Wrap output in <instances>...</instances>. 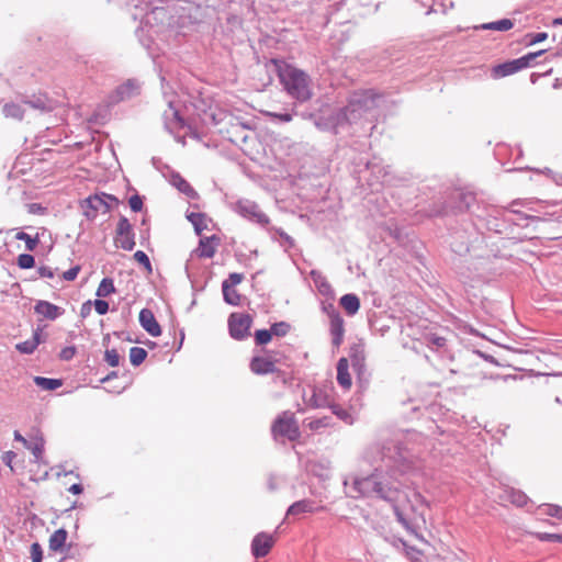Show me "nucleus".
Masks as SVG:
<instances>
[{
  "instance_id": "6e6d98bb",
  "label": "nucleus",
  "mask_w": 562,
  "mask_h": 562,
  "mask_svg": "<svg viewBox=\"0 0 562 562\" xmlns=\"http://www.w3.org/2000/svg\"><path fill=\"white\" fill-rule=\"evenodd\" d=\"M526 37L528 38V43L530 45H533V44H537V43H540V42H543L544 40H547L548 34L546 32L530 33V34H527Z\"/></svg>"
},
{
  "instance_id": "bf43d9fd",
  "label": "nucleus",
  "mask_w": 562,
  "mask_h": 562,
  "mask_svg": "<svg viewBox=\"0 0 562 562\" xmlns=\"http://www.w3.org/2000/svg\"><path fill=\"white\" fill-rule=\"evenodd\" d=\"M37 272L42 278L53 279L55 277L54 270L48 266H41Z\"/></svg>"
},
{
  "instance_id": "9b49d317",
  "label": "nucleus",
  "mask_w": 562,
  "mask_h": 562,
  "mask_svg": "<svg viewBox=\"0 0 562 562\" xmlns=\"http://www.w3.org/2000/svg\"><path fill=\"white\" fill-rule=\"evenodd\" d=\"M116 243L124 250H132L135 246L133 228L125 216H121L116 226Z\"/></svg>"
},
{
  "instance_id": "20e7f679",
  "label": "nucleus",
  "mask_w": 562,
  "mask_h": 562,
  "mask_svg": "<svg viewBox=\"0 0 562 562\" xmlns=\"http://www.w3.org/2000/svg\"><path fill=\"white\" fill-rule=\"evenodd\" d=\"M379 98L380 94L371 89L352 92L348 104L339 111L337 122L357 123L362 119L370 120L374 116Z\"/></svg>"
},
{
  "instance_id": "ddd939ff",
  "label": "nucleus",
  "mask_w": 562,
  "mask_h": 562,
  "mask_svg": "<svg viewBox=\"0 0 562 562\" xmlns=\"http://www.w3.org/2000/svg\"><path fill=\"white\" fill-rule=\"evenodd\" d=\"M139 93V85L136 80H127L119 86L114 93L111 95L112 102H121L131 99Z\"/></svg>"
},
{
  "instance_id": "9d476101",
  "label": "nucleus",
  "mask_w": 562,
  "mask_h": 562,
  "mask_svg": "<svg viewBox=\"0 0 562 562\" xmlns=\"http://www.w3.org/2000/svg\"><path fill=\"white\" fill-rule=\"evenodd\" d=\"M227 328L229 337L234 340L246 339V312H234L228 316Z\"/></svg>"
},
{
  "instance_id": "774afa93",
  "label": "nucleus",
  "mask_w": 562,
  "mask_h": 562,
  "mask_svg": "<svg viewBox=\"0 0 562 562\" xmlns=\"http://www.w3.org/2000/svg\"><path fill=\"white\" fill-rule=\"evenodd\" d=\"M14 439L18 441H21L24 446L25 442H27L29 439H25L19 431L14 432Z\"/></svg>"
},
{
  "instance_id": "b1692460",
  "label": "nucleus",
  "mask_w": 562,
  "mask_h": 562,
  "mask_svg": "<svg viewBox=\"0 0 562 562\" xmlns=\"http://www.w3.org/2000/svg\"><path fill=\"white\" fill-rule=\"evenodd\" d=\"M45 440L41 436L32 437L25 442V448L29 449L33 456L34 461L40 462L44 452Z\"/></svg>"
},
{
  "instance_id": "e433bc0d",
  "label": "nucleus",
  "mask_w": 562,
  "mask_h": 562,
  "mask_svg": "<svg viewBox=\"0 0 562 562\" xmlns=\"http://www.w3.org/2000/svg\"><path fill=\"white\" fill-rule=\"evenodd\" d=\"M147 357V351L142 347H132L130 349V361L134 367L142 364Z\"/></svg>"
},
{
  "instance_id": "de8ad7c7",
  "label": "nucleus",
  "mask_w": 562,
  "mask_h": 562,
  "mask_svg": "<svg viewBox=\"0 0 562 562\" xmlns=\"http://www.w3.org/2000/svg\"><path fill=\"white\" fill-rule=\"evenodd\" d=\"M31 559L32 562H42L43 549L38 542H34L31 546Z\"/></svg>"
},
{
  "instance_id": "13d9d810",
  "label": "nucleus",
  "mask_w": 562,
  "mask_h": 562,
  "mask_svg": "<svg viewBox=\"0 0 562 562\" xmlns=\"http://www.w3.org/2000/svg\"><path fill=\"white\" fill-rule=\"evenodd\" d=\"M79 271H80L79 266L71 267L70 269H68L67 271H65L63 273V278L67 281H72L77 278Z\"/></svg>"
},
{
  "instance_id": "052dcab7",
  "label": "nucleus",
  "mask_w": 562,
  "mask_h": 562,
  "mask_svg": "<svg viewBox=\"0 0 562 562\" xmlns=\"http://www.w3.org/2000/svg\"><path fill=\"white\" fill-rule=\"evenodd\" d=\"M268 116L270 117H273V119H277L281 122H290L292 121V114L290 113H274V112H267L266 113Z\"/></svg>"
},
{
  "instance_id": "bb28decb",
  "label": "nucleus",
  "mask_w": 562,
  "mask_h": 562,
  "mask_svg": "<svg viewBox=\"0 0 562 562\" xmlns=\"http://www.w3.org/2000/svg\"><path fill=\"white\" fill-rule=\"evenodd\" d=\"M248 220L258 223L260 226L266 227L270 220L255 203L248 204Z\"/></svg>"
},
{
  "instance_id": "e2e57ef3",
  "label": "nucleus",
  "mask_w": 562,
  "mask_h": 562,
  "mask_svg": "<svg viewBox=\"0 0 562 562\" xmlns=\"http://www.w3.org/2000/svg\"><path fill=\"white\" fill-rule=\"evenodd\" d=\"M386 457H387L389 459L393 460V461H394V464H395L396 467H398V469H400V470H402V469H401V462L405 460V457L402 454V452H401V451H397V457H394V456H392V454H387Z\"/></svg>"
},
{
  "instance_id": "5701e85b",
  "label": "nucleus",
  "mask_w": 562,
  "mask_h": 562,
  "mask_svg": "<svg viewBox=\"0 0 562 562\" xmlns=\"http://www.w3.org/2000/svg\"><path fill=\"white\" fill-rule=\"evenodd\" d=\"M348 360L346 358H340L337 363V381L344 389H349L351 386V376L348 372Z\"/></svg>"
},
{
  "instance_id": "338daca9",
  "label": "nucleus",
  "mask_w": 562,
  "mask_h": 562,
  "mask_svg": "<svg viewBox=\"0 0 562 562\" xmlns=\"http://www.w3.org/2000/svg\"><path fill=\"white\" fill-rule=\"evenodd\" d=\"M68 491L71 493V494H75V495H78V494H81L82 491H83V487L81 484H72Z\"/></svg>"
},
{
  "instance_id": "0e129e2a",
  "label": "nucleus",
  "mask_w": 562,
  "mask_h": 562,
  "mask_svg": "<svg viewBox=\"0 0 562 562\" xmlns=\"http://www.w3.org/2000/svg\"><path fill=\"white\" fill-rule=\"evenodd\" d=\"M44 210L45 209L41 204H38V203H32V204L29 205V212L33 213V214H35V213H43Z\"/></svg>"
},
{
  "instance_id": "aec40b11",
  "label": "nucleus",
  "mask_w": 562,
  "mask_h": 562,
  "mask_svg": "<svg viewBox=\"0 0 562 562\" xmlns=\"http://www.w3.org/2000/svg\"><path fill=\"white\" fill-rule=\"evenodd\" d=\"M452 199L456 200L457 204L454 209L458 212H464L475 202V195L471 192L454 191Z\"/></svg>"
},
{
  "instance_id": "f3484780",
  "label": "nucleus",
  "mask_w": 562,
  "mask_h": 562,
  "mask_svg": "<svg viewBox=\"0 0 562 562\" xmlns=\"http://www.w3.org/2000/svg\"><path fill=\"white\" fill-rule=\"evenodd\" d=\"M250 369L256 374L273 373L277 370L276 362L266 357H254L250 362Z\"/></svg>"
},
{
  "instance_id": "39448f33",
  "label": "nucleus",
  "mask_w": 562,
  "mask_h": 562,
  "mask_svg": "<svg viewBox=\"0 0 562 562\" xmlns=\"http://www.w3.org/2000/svg\"><path fill=\"white\" fill-rule=\"evenodd\" d=\"M271 434L276 440L280 438L289 441L299 440L301 431L294 413L291 411L280 413L271 425Z\"/></svg>"
},
{
  "instance_id": "49530a36",
  "label": "nucleus",
  "mask_w": 562,
  "mask_h": 562,
  "mask_svg": "<svg viewBox=\"0 0 562 562\" xmlns=\"http://www.w3.org/2000/svg\"><path fill=\"white\" fill-rule=\"evenodd\" d=\"M510 502L521 507L527 503V496L519 491H510Z\"/></svg>"
},
{
  "instance_id": "5fc2aeb1",
  "label": "nucleus",
  "mask_w": 562,
  "mask_h": 562,
  "mask_svg": "<svg viewBox=\"0 0 562 562\" xmlns=\"http://www.w3.org/2000/svg\"><path fill=\"white\" fill-rule=\"evenodd\" d=\"M288 329H289V325L285 323L273 324L270 328V330L272 331V336L273 335L284 336L286 334Z\"/></svg>"
},
{
  "instance_id": "58836bf2",
  "label": "nucleus",
  "mask_w": 562,
  "mask_h": 562,
  "mask_svg": "<svg viewBox=\"0 0 562 562\" xmlns=\"http://www.w3.org/2000/svg\"><path fill=\"white\" fill-rule=\"evenodd\" d=\"M353 367H361L364 360L363 349L361 346H353L349 355Z\"/></svg>"
},
{
  "instance_id": "603ef678",
  "label": "nucleus",
  "mask_w": 562,
  "mask_h": 562,
  "mask_svg": "<svg viewBox=\"0 0 562 562\" xmlns=\"http://www.w3.org/2000/svg\"><path fill=\"white\" fill-rule=\"evenodd\" d=\"M130 207L133 212H139L143 209V200L138 194H134L128 200Z\"/></svg>"
},
{
  "instance_id": "c9c22d12",
  "label": "nucleus",
  "mask_w": 562,
  "mask_h": 562,
  "mask_svg": "<svg viewBox=\"0 0 562 562\" xmlns=\"http://www.w3.org/2000/svg\"><path fill=\"white\" fill-rule=\"evenodd\" d=\"M328 408H330L333 414L336 415L340 420H342L347 425L353 424L355 419H353L352 415L350 414V412L348 409L341 407L339 404L331 402V404L329 405Z\"/></svg>"
},
{
  "instance_id": "c85d7f7f",
  "label": "nucleus",
  "mask_w": 562,
  "mask_h": 562,
  "mask_svg": "<svg viewBox=\"0 0 562 562\" xmlns=\"http://www.w3.org/2000/svg\"><path fill=\"white\" fill-rule=\"evenodd\" d=\"M67 531L63 528L55 530L49 537V549L52 551H59L66 543Z\"/></svg>"
},
{
  "instance_id": "a19ab883",
  "label": "nucleus",
  "mask_w": 562,
  "mask_h": 562,
  "mask_svg": "<svg viewBox=\"0 0 562 562\" xmlns=\"http://www.w3.org/2000/svg\"><path fill=\"white\" fill-rule=\"evenodd\" d=\"M35 265V259L32 255L30 254H21L19 255L18 257V266L21 268V269H31L33 268Z\"/></svg>"
},
{
  "instance_id": "4c0bfd02",
  "label": "nucleus",
  "mask_w": 562,
  "mask_h": 562,
  "mask_svg": "<svg viewBox=\"0 0 562 562\" xmlns=\"http://www.w3.org/2000/svg\"><path fill=\"white\" fill-rule=\"evenodd\" d=\"M15 238L18 240H22L25 243V248L26 250L29 251H33L36 246L38 245L40 243V237H38V234L34 237H32L31 235L24 233V232H19L16 235H15Z\"/></svg>"
},
{
  "instance_id": "a18cd8bd",
  "label": "nucleus",
  "mask_w": 562,
  "mask_h": 562,
  "mask_svg": "<svg viewBox=\"0 0 562 562\" xmlns=\"http://www.w3.org/2000/svg\"><path fill=\"white\" fill-rule=\"evenodd\" d=\"M542 510L548 516L555 517L558 519H562V507L559 505L549 504V505H546Z\"/></svg>"
},
{
  "instance_id": "6e6552de",
  "label": "nucleus",
  "mask_w": 562,
  "mask_h": 562,
  "mask_svg": "<svg viewBox=\"0 0 562 562\" xmlns=\"http://www.w3.org/2000/svg\"><path fill=\"white\" fill-rule=\"evenodd\" d=\"M544 50H539L537 53H529L525 56H521L517 59L508 60L503 64H498L492 68V77L495 79L507 77L514 75L531 65V63Z\"/></svg>"
},
{
  "instance_id": "c03bdc74",
  "label": "nucleus",
  "mask_w": 562,
  "mask_h": 562,
  "mask_svg": "<svg viewBox=\"0 0 562 562\" xmlns=\"http://www.w3.org/2000/svg\"><path fill=\"white\" fill-rule=\"evenodd\" d=\"M104 360L111 367H117L120 364V355L115 349H106L104 352Z\"/></svg>"
},
{
  "instance_id": "4be33fe9",
  "label": "nucleus",
  "mask_w": 562,
  "mask_h": 562,
  "mask_svg": "<svg viewBox=\"0 0 562 562\" xmlns=\"http://www.w3.org/2000/svg\"><path fill=\"white\" fill-rule=\"evenodd\" d=\"M339 304L349 316L357 314L360 308V300L352 293L342 295L339 300Z\"/></svg>"
},
{
  "instance_id": "f8f14e48",
  "label": "nucleus",
  "mask_w": 562,
  "mask_h": 562,
  "mask_svg": "<svg viewBox=\"0 0 562 562\" xmlns=\"http://www.w3.org/2000/svg\"><path fill=\"white\" fill-rule=\"evenodd\" d=\"M330 326L329 331L331 335V342L335 347H339L344 340L345 327L344 319L340 314L336 311H333L329 314Z\"/></svg>"
},
{
  "instance_id": "6ab92c4d",
  "label": "nucleus",
  "mask_w": 562,
  "mask_h": 562,
  "mask_svg": "<svg viewBox=\"0 0 562 562\" xmlns=\"http://www.w3.org/2000/svg\"><path fill=\"white\" fill-rule=\"evenodd\" d=\"M42 330L43 329L41 327H37L36 329H34L33 336L31 339H27L25 341H21V342L16 344V346H15L16 350L23 355H32L42 341L41 340Z\"/></svg>"
},
{
  "instance_id": "79ce46f5",
  "label": "nucleus",
  "mask_w": 562,
  "mask_h": 562,
  "mask_svg": "<svg viewBox=\"0 0 562 562\" xmlns=\"http://www.w3.org/2000/svg\"><path fill=\"white\" fill-rule=\"evenodd\" d=\"M178 181H175V184L177 186V188L179 189V191H181L182 193L187 194L188 196H193L195 195V191L194 189L190 186L189 182H187L184 179L178 177L177 178Z\"/></svg>"
},
{
  "instance_id": "72a5a7b5",
  "label": "nucleus",
  "mask_w": 562,
  "mask_h": 562,
  "mask_svg": "<svg viewBox=\"0 0 562 562\" xmlns=\"http://www.w3.org/2000/svg\"><path fill=\"white\" fill-rule=\"evenodd\" d=\"M116 289L114 285V281L111 278H103L97 289L95 295L98 297H106L113 293H115Z\"/></svg>"
},
{
  "instance_id": "1a4fd4ad",
  "label": "nucleus",
  "mask_w": 562,
  "mask_h": 562,
  "mask_svg": "<svg viewBox=\"0 0 562 562\" xmlns=\"http://www.w3.org/2000/svg\"><path fill=\"white\" fill-rule=\"evenodd\" d=\"M277 541L276 533L259 532L251 541V553L255 558H263L273 548Z\"/></svg>"
},
{
  "instance_id": "2f4dec72",
  "label": "nucleus",
  "mask_w": 562,
  "mask_h": 562,
  "mask_svg": "<svg viewBox=\"0 0 562 562\" xmlns=\"http://www.w3.org/2000/svg\"><path fill=\"white\" fill-rule=\"evenodd\" d=\"M34 383L45 391H54L63 385V380L44 376H34Z\"/></svg>"
},
{
  "instance_id": "680f3d73",
  "label": "nucleus",
  "mask_w": 562,
  "mask_h": 562,
  "mask_svg": "<svg viewBox=\"0 0 562 562\" xmlns=\"http://www.w3.org/2000/svg\"><path fill=\"white\" fill-rule=\"evenodd\" d=\"M429 341L438 348H441L446 345V338L440 336H431Z\"/></svg>"
},
{
  "instance_id": "2eb2a0df",
  "label": "nucleus",
  "mask_w": 562,
  "mask_h": 562,
  "mask_svg": "<svg viewBox=\"0 0 562 562\" xmlns=\"http://www.w3.org/2000/svg\"><path fill=\"white\" fill-rule=\"evenodd\" d=\"M139 324L140 326L153 337L161 335V328L155 318L154 313L148 308H143L139 312Z\"/></svg>"
},
{
  "instance_id": "f257e3e1",
  "label": "nucleus",
  "mask_w": 562,
  "mask_h": 562,
  "mask_svg": "<svg viewBox=\"0 0 562 562\" xmlns=\"http://www.w3.org/2000/svg\"><path fill=\"white\" fill-rule=\"evenodd\" d=\"M351 490V497L357 498L361 496H375L391 503L397 521L409 533L414 535L418 539L422 538L418 533V530L420 529L422 525H425V518L423 515L416 514L415 512L413 515H408L395 504L400 495L398 488L385 485L382 481L379 480L376 474H372L366 477L355 479Z\"/></svg>"
},
{
  "instance_id": "393cba45",
  "label": "nucleus",
  "mask_w": 562,
  "mask_h": 562,
  "mask_svg": "<svg viewBox=\"0 0 562 562\" xmlns=\"http://www.w3.org/2000/svg\"><path fill=\"white\" fill-rule=\"evenodd\" d=\"M514 21L510 19H502L494 22L483 23L481 25H476L475 30H488V31H497V32H506L513 29Z\"/></svg>"
},
{
  "instance_id": "423d86ee",
  "label": "nucleus",
  "mask_w": 562,
  "mask_h": 562,
  "mask_svg": "<svg viewBox=\"0 0 562 562\" xmlns=\"http://www.w3.org/2000/svg\"><path fill=\"white\" fill-rule=\"evenodd\" d=\"M168 109L164 112V125L165 128L175 136V139L182 145L186 144V135H178V131L184 127L188 128V135L192 138H199V134L190 125H186L184 120L180 116L179 110L172 99H167Z\"/></svg>"
},
{
  "instance_id": "f704fd0d",
  "label": "nucleus",
  "mask_w": 562,
  "mask_h": 562,
  "mask_svg": "<svg viewBox=\"0 0 562 562\" xmlns=\"http://www.w3.org/2000/svg\"><path fill=\"white\" fill-rule=\"evenodd\" d=\"M187 218L193 225L196 234H201L204 229L207 228V218L202 213H190Z\"/></svg>"
},
{
  "instance_id": "37998d69",
  "label": "nucleus",
  "mask_w": 562,
  "mask_h": 562,
  "mask_svg": "<svg viewBox=\"0 0 562 562\" xmlns=\"http://www.w3.org/2000/svg\"><path fill=\"white\" fill-rule=\"evenodd\" d=\"M403 544L405 547V553L411 562H422L423 553L420 550L409 547L405 542H403Z\"/></svg>"
},
{
  "instance_id": "4d7b16f0",
  "label": "nucleus",
  "mask_w": 562,
  "mask_h": 562,
  "mask_svg": "<svg viewBox=\"0 0 562 562\" xmlns=\"http://www.w3.org/2000/svg\"><path fill=\"white\" fill-rule=\"evenodd\" d=\"M94 310L99 315H105L109 311V303L104 300L98 299L93 302Z\"/></svg>"
},
{
  "instance_id": "8fccbe9b",
  "label": "nucleus",
  "mask_w": 562,
  "mask_h": 562,
  "mask_svg": "<svg viewBox=\"0 0 562 562\" xmlns=\"http://www.w3.org/2000/svg\"><path fill=\"white\" fill-rule=\"evenodd\" d=\"M244 280L243 273H231L226 280L223 281L222 284H228V286L235 288L237 284L241 283Z\"/></svg>"
},
{
  "instance_id": "ea45409f",
  "label": "nucleus",
  "mask_w": 562,
  "mask_h": 562,
  "mask_svg": "<svg viewBox=\"0 0 562 562\" xmlns=\"http://www.w3.org/2000/svg\"><path fill=\"white\" fill-rule=\"evenodd\" d=\"M272 338L270 329H259L255 333V341L258 346L268 344Z\"/></svg>"
},
{
  "instance_id": "69168bd1",
  "label": "nucleus",
  "mask_w": 562,
  "mask_h": 562,
  "mask_svg": "<svg viewBox=\"0 0 562 562\" xmlns=\"http://www.w3.org/2000/svg\"><path fill=\"white\" fill-rule=\"evenodd\" d=\"M235 211L239 213L243 217H246V206L243 201H238L235 204Z\"/></svg>"
},
{
  "instance_id": "7ed1b4c3",
  "label": "nucleus",
  "mask_w": 562,
  "mask_h": 562,
  "mask_svg": "<svg viewBox=\"0 0 562 562\" xmlns=\"http://www.w3.org/2000/svg\"><path fill=\"white\" fill-rule=\"evenodd\" d=\"M272 64L281 85L291 98L300 103L312 99V80L305 71L283 60L273 59Z\"/></svg>"
},
{
  "instance_id": "3c124183",
  "label": "nucleus",
  "mask_w": 562,
  "mask_h": 562,
  "mask_svg": "<svg viewBox=\"0 0 562 562\" xmlns=\"http://www.w3.org/2000/svg\"><path fill=\"white\" fill-rule=\"evenodd\" d=\"M537 538L541 541H552L562 543V535L541 532L537 535Z\"/></svg>"
},
{
  "instance_id": "7c9ffc66",
  "label": "nucleus",
  "mask_w": 562,
  "mask_h": 562,
  "mask_svg": "<svg viewBox=\"0 0 562 562\" xmlns=\"http://www.w3.org/2000/svg\"><path fill=\"white\" fill-rule=\"evenodd\" d=\"M3 115L8 119L22 120L24 116V110L21 104L9 102L2 108Z\"/></svg>"
},
{
  "instance_id": "412c9836",
  "label": "nucleus",
  "mask_w": 562,
  "mask_h": 562,
  "mask_svg": "<svg viewBox=\"0 0 562 562\" xmlns=\"http://www.w3.org/2000/svg\"><path fill=\"white\" fill-rule=\"evenodd\" d=\"M23 102L30 108L40 110L41 112H48L53 109L50 100L44 94L26 98Z\"/></svg>"
},
{
  "instance_id": "0eeeda50",
  "label": "nucleus",
  "mask_w": 562,
  "mask_h": 562,
  "mask_svg": "<svg viewBox=\"0 0 562 562\" xmlns=\"http://www.w3.org/2000/svg\"><path fill=\"white\" fill-rule=\"evenodd\" d=\"M117 203L119 200L114 195L100 193L88 196L81 202L80 206L85 217L89 221H93L99 214L110 212L112 204Z\"/></svg>"
},
{
  "instance_id": "473e14b6",
  "label": "nucleus",
  "mask_w": 562,
  "mask_h": 562,
  "mask_svg": "<svg viewBox=\"0 0 562 562\" xmlns=\"http://www.w3.org/2000/svg\"><path fill=\"white\" fill-rule=\"evenodd\" d=\"M223 297L224 301L233 306H237L241 302V296L238 294L233 286H228V284H222Z\"/></svg>"
},
{
  "instance_id": "dca6fc26",
  "label": "nucleus",
  "mask_w": 562,
  "mask_h": 562,
  "mask_svg": "<svg viewBox=\"0 0 562 562\" xmlns=\"http://www.w3.org/2000/svg\"><path fill=\"white\" fill-rule=\"evenodd\" d=\"M34 312L46 319L55 321L64 314V310L48 301L40 300L34 305Z\"/></svg>"
},
{
  "instance_id": "c756f323",
  "label": "nucleus",
  "mask_w": 562,
  "mask_h": 562,
  "mask_svg": "<svg viewBox=\"0 0 562 562\" xmlns=\"http://www.w3.org/2000/svg\"><path fill=\"white\" fill-rule=\"evenodd\" d=\"M311 278L317 288V290L323 294L327 295L331 293V286L327 279L318 271L313 270L311 272Z\"/></svg>"
},
{
  "instance_id": "09e8293b",
  "label": "nucleus",
  "mask_w": 562,
  "mask_h": 562,
  "mask_svg": "<svg viewBox=\"0 0 562 562\" xmlns=\"http://www.w3.org/2000/svg\"><path fill=\"white\" fill-rule=\"evenodd\" d=\"M134 258L136 259V261H138L140 265H143L148 271H151L150 260L144 251L137 250L134 254Z\"/></svg>"
},
{
  "instance_id": "a878e982",
  "label": "nucleus",
  "mask_w": 562,
  "mask_h": 562,
  "mask_svg": "<svg viewBox=\"0 0 562 562\" xmlns=\"http://www.w3.org/2000/svg\"><path fill=\"white\" fill-rule=\"evenodd\" d=\"M314 502L310 499H302L293 503L286 510V517L297 516L304 513H312Z\"/></svg>"
},
{
  "instance_id": "a211bd4d",
  "label": "nucleus",
  "mask_w": 562,
  "mask_h": 562,
  "mask_svg": "<svg viewBox=\"0 0 562 562\" xmlns=\"http://www.w3.org/2000/svg\"><path fill=\"white\" fill-rule=\"evenodd\" d=\"M218 241L220 239L215 235L201 238L196 249L198 256L201 258H212L216 252Z\"/></svg>"
},
{
  "instance_id": "864d4df0",
  "label": "nucleus",
  "mask_w": 562,
  "mask_h": 562,
  "mask_svg": "<svg viewBox=\"0 0 562 562\" xmlns=\"http://www.w3.org/2000/svg\"><path fill=\"white\" fill-rule=\"evenodd\" d=\"M75 355H76V347L68 346L60 350L59 358L64 361H69L75 357Z\"/></svg>"
},
{
  "instance_id": "f03ea898",
  "label": "nucleus",
  "mask_w": 562,
  "mask_h": 562,
  "mask_svg": "<svg viewBox=\"0 0 562 562\" xmlns=\"http://www.w3.org/2000/svg\"><path fill=\"white\" fill-rule=\"evenodd\" d=\"M193 105L203 125L217 127L220 134L244 151L246 121L241 115H234L204 99H198Z\"/></svg>"
},
{
  "instance_id": "cd10ccee",
  "label": "nucleus",
  "mask_w": 562,
  "mask_h": 562,
  "mask_svg": "<svg viewBox=\"0 0 562 562\" xmlns=\"http://www.w3.org/2000/svg\"><path fill=\"white\" fill-rule=\"evenodd\" d=\"M305 426L312 431H318L324 428L333 427V418L330 416H324L321 418H307L304 420Z\"/></svg>"
},
{
  "instance_id": "4468645a",
  "label": "nucleus",
  "mask_w": 562,
  "mask_h": 562,
  "mask_svg": "<svg viewBox=\"0 0 562 562\" xmlns=\"http://www.w3.org/2000/svg\"><path fill=\"white\" fill-rule=\"evenodd\" d=\"M304 402L311 408H324L329 407L333 401L326 390L313 387L310 396L304 395Z\"/></svg>"
}]
</instances>
